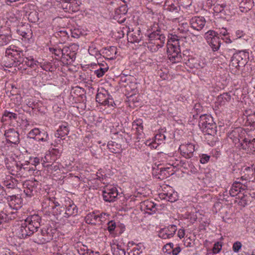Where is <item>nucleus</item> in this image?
I'll return each mask as SVG.
<instances>
[{
    "mask_svg": "<svg viewBox=\"0 0 255 255\" xmlns=\"http://www.w3.org/2000/svg\"><path fill=\"white\" fill-rule=\"evenodd\" d=\"M41 220V217L37 214L27 217L23 222L18 225L16 234L20 238L31 236L40 227Z\"/></svg>",
    "mask_w": 255,
    "mask_h": 255,
    "instance_id": "obj_1",
    "label": "nucleus"
},
{
    "mask_svg": "<svg viewBox=\"0 0 255 255\" xmlns=\"http://www.w3.org/2000/svg\"><path fill=\"white\" fill-rule=\"evenodd\" d=\"M210 156L207 154H202L200 158V162L202 164H205L208 162L209 160Z\"/></svg>",
    "mask_w": 255,
    "mask_h": 255,
    "instance_id": "obj_58",
    "label": "nucleus"
},
{
    "mask_svg": "<svg viewBox=\"0 0 255 255\" xmlns=\"http://www.w3.org/2000/svg\"><path fill=\"white\" fill-rule=\"evenodd\" d=\"M133 127H135L136 131L140 133V132H142L143 126L142 125V122L141 121L137 120L136 122H134Z\"/></svg>",
    "mask_w": 255,
    "mask_h": 255,
    "instance_id": "obj_45",
    "label": "nucleus"
},
{
    "mask_svg": "<svg viewBox=\"0 0 255 255\" xmlns=\"http://www.w3.org/2000/svg\"><path fill=\"white\" fill-rule=\"evenodd\" d=\"M145 36V40L149 44L147 47L152 52L157 51L162 47L166 39L164 34L161 33L160 29H157L155 31L148 33Z\"/></svg>",
    "mask_w": 255,
    "mask_h": 255,
    "instance_id": "obj_2",
    "label": "nucleus"
},
{
    "mask_svg": "<svg viewBox=\"0 0 255 255\" xmlns=\"http://www.w3.org/2000/svg\"><path fill=\"white\" fill-rule=\"evenodd\" d=\"M41 132L37 128H35L31 130L27 134V137L30 138H33L35 139V138H37V136H40Z\"/></svg>",
    "mask_w": 255,
    "mask_h": 255,
    "instance_id": "obj_32",
    "label": "nucleus"
},
{
    "mask_svg": "<svg viewBox=\"0 0 255 255\" xmlns=\"http://www.w3.org/2000/svg\"><path fill=\"white\" fill-rule=\"evenodd\" d=\"M25 56L22 51L15 49V51L12 55V57L14 58V62H17L19 60L20 58H21V57Z\"/></svg>",
    "mask_w": 255,
    "mask_h": 255,
    "instance_id": "obj_40",
    "label": "nucleus"
},
{
    "mask_svg": "<svg viewBox=\"0 0 255 255\" xmlns=\"http://www.w3.org/2000/svg\"><path fill=\"white\" fill-rule=\"evenodd\" d=\"M29 63L28 64H27L26 66L28 67H30L31 68L35 69L37 67L38 62L36 60H35L33 58L30 57L29 59Z\"/></svg>",
    "mask_w": 255,
    "mask_h": 255,
    "instance_id": "obj_48",
    "label": "nucleus"
},
{
    "mask_svg": "<svg viewBox=\"0 0 255 255\" xmlns=\"http://www.w3.org/2000/svg\"><path fill=\"white\" fill-rule=\"evenodd\" d=\"M248 144L249 145L248 148H250L253 151H255V138L251 140L250 142L248 143Z\"/></svg>",
    "mask_w": 255,
    "mask_h": 255,
    "instance_id": "obj_62",
    "label": "nucleus"
},
{
    "mask_svg": "<svg viewBox=\"0 0 255 255\" xmlns=\"http://www.w3.org/2000/svg\"><path fill=\"white\" fill-rule=\"evenodd\" d=\"M218 35L215 31L211 30L205 33V38L214 51L218 50L221 44V40Z\"/></svg>",
    "mask_w": 255,
    "mask_h": 255,
    "instance_id": "obj_5",
    "label": "nucleus"
},
{
    "mask_svg": "<svg viewBox=\"0 0 255 255\" xmlns=\"http://www.w3.org/2000/svg\"><path fill=\"white\" fill-rule=\"evenodd\" d=\"M47 162L48 163V164H44L43 166L44 167H47L49 170L55 171L59 169V167L57 164V163H52V164H50L52 161H47Z\"/></svg>",
    "mask_w": 255,
    "mask_h": 255,
    "instance_id": "obj_39",
    "label": "nucleus"
},
{
    "mask_svg": "<svg viewBox=\"0 0 255 255\" xmlns=\"http://www.w3.org/2000/svg\"><path fill=\"white\" fill-rule=\"evenodd\" d=\"M240 133L243 135V133H246V132L242 128H237L233 130L229 135V137L233 140V141L236 144L240 143L241 139L239 138Z\"/></svg>",
    "mask_w": 255,
    "mask_h": 255,
    "instance_id": "obj_19",
    "label": "nucleus"
},
{
    "mask_svg": "<svg viewBox=\"0 0 255 255\" xmlns=\"http://www.w3.org/2000/svg\"><path fill=\"white\" fill-rule=\"evenodd\" d=\"M102 215H96L94 213H90L85 218L86 223L96 225L97 222H101Z\"/></svg>",
    "mask_w": 255,
    "mask_h": 255,
    "instance_id": "obj_18",
    "label": "nucleus"
},
{
    "mask_svg": "<svg viewBox=\"0 0 255 255\" xmlns=\"http://www.w3.org/2000/svg\"><path fill=\"white\" fill-rule=\"evenodd\" d=\"M29 58L26 57L25 56L21 57V58L19 59V60L17 62L18 63V66H20V65H22L23 66L27 65L29 63Z\"/></svg>",
    "mask_w": 255,
    "mask_h": 255,
    "instance_id": "obj_54",
    "label": "nucleus"
},
{
    "mask_svg": "<svg viewBox=\"0 0 255 255\" xmlns=\"http://www.w3.org/2000/svg\"><path fill=\"white\" fill-rule=\"evenodd\" d=\"M24 192L28 197L34 196L40 188L39 183L36 180H26L23 183Z\"/></svg>",
    "mask_w": 255,
    "mask_h": 255,
    "instance_id": "obj_7",
    "label": "nucleus"
},
{
    "mask_svg": "<svg viewBox=\"0 0 255 255\" xmlns=\"http://www.w3.org/2000/svg\"><path fill=\"white\" fill-rule=\"evenodd\" d=\"M70 12H76L79 9L80 4L78 3V1H74V2H70Z\"/></svg>",
    "mask_w": 255,
    "mask_h": 255,
    "instance_id": "obj_46",
    "label": "nucleus"
},
{
    "mask_svg": "<svg viewBox=\"0 0 255 255\" xmlns=\"http://www.w3.org/2000/svg\"><path fill=\"white\" fill-rule=\"evenodd\" d=\"M4 117H7L10 120H16L17 118V115L14 113L5 111L3 114L2 119Z\"/></svg>",
    "mask_w": 255,
    "mask_h": 255,
    "instance_id": "obj_37",
    "label": "nucleus"
},
{
    "mask_svg": "<svg viewBox=\"0 0 255 255\" xmlns=\"http://www.w3.org/2000/svg\"><path fill=\"white\" fill-rule=\"evenodd\" d=\"M251 139H249L247 137H244L242 140V142L239 143L238 146L241 147L244 149L248 148L249 145L248 143H250Z\"/></svg>",
    "mask_w": 255,
    "mask_h": 255,
    "instance_id": "obj_42",
    "label": "nucleus"
},
{
    "mask_svg": "<svg viewBox=\"0 0 255 255\" xmlns=\"http://www.w3.org/2000/svg\"><path fill=\"white\" fill-rule=\"evenodd\" d=\"M16 181H17L15 179L14 180V181H13V180L5 181H4V185L8 188L14 189L16 186Z\"/></svg>",
    "mask_w": 255,
    "mask_h": 255,
    "instance_id": "obj_47",
    "label": "nucleus"
},
{
    "mask_svg": "<svg viewBox=\"0 0 255 255\" xmlns=\"http://www.w3.org/2000/svg\"><path fill=\"white\" fill-rule=\"evenodd\" d=\"M11 35L10 30L7 28L0 29V46L6 45L11 40Z\"/></svg>",
    "mask_w": 255,
    "mask_h": 255,
    "instance_id": "obj_13",
    "label": "nucleus"
},
{
    "mask_svg": "<svg viewBox=\"0 0 255 255\" xmlns=\"http://www.w3.org/2000/svg\"><path fill=\"white\" fill-rule=\"evenodd\" d=\"M14 47L13 46V48L11 47V46H10L9 48H7L5 50V54L6 55L9 56L11 55V57H12V55H13V53L15 51V49L14 48Z\"/></svg>",
    "mask_w": 255,
    "mask_h": 255,
    "instance_id": "obj_59",
    "label": "nucleus"
},
{
    "mask_svg": "<svg viewBox=\"0 0 255 255\" xmlns=\"http://www.w3.org/2000/svg\"><path fill=\"white\" fill-rule=\"evenodd\" d=\"M168 57L170 61L172 63L180 62L182 59L181 51L180 52H176L168 54Z\"/></svg>",
    "mask_w": 255,
    "mask_h": 255,
    "instance_id": "obj_25",
    "label": "nucleus"
},
{
    "mask_svg": "<svg viewBox=\"0 0 255 255\" xmlns=\"http://www.w3.org/2000/svg\"><path fill=\"white\" fill-rule=\"evenodd\" d=\"M140 29L133 30L131 32H129L128 34V41L131 43H139L142 40L143 41V37L140 33Z\"/></svg>",
    "mask_w": 255,
    "mask_h": 255,
    "instance_id": "obj_15",
    "label": "nucleus"
},
{
    "mask_svg": "<svg viewBox=\"0 0 255 255\" xmlns=\"http://www.w3.org/2000/svg\"><path fill=\"white\" fill-rule=\"evenodd\" d=\"M107 94L102 93H99L97 94L96 100L99 104L106 106H113L114 103L112 96L108 94L107 92H106Z\"/></svg>",
    "mask_w": 255,
    "mask_h": 255,
    "instance_id": "obj_11",
    "label": "nucleus"
},
{
    "mask_svg": "<svg viewBox=\"0 0 255 255\" xmlns=\"http://www.w3.org/2000/svg\"><path fill=\"white\" fill-rule=\"evenodd\" d=\"M222 249V245L218 242L215 243L213 248V252L214 254H218Z\"/></svg>",
    "mask_w": 255,
    "mask_h": 255,
    "instance_id": "obj_56",
    "label": "nucleus"
},
{
    "mask_svg": "<svg viewBox=\"0 0 255 255\" xmlns=\"http://www.w3.org/2000/svg\"><path fill=\"white\" fill-rule=\"evenodd\" d=\"M113 255H126V251L124 249L121 248V246L117 245V248L113 250Z\"/></svg>",
    "mask_w": 255,
    "mask_h": 255,
    "instance_id": "obj_36",
    "label": "nucleus"
},
{
    "mask_svg": "<svg viewBox=\"0 0 255 255\" xmlns=\"http://www.w3.org/2000/svg\"><path fill=\"white\" fill-rule=\"evenodd\" d=\"M56 230L51 226H47L43 228L40 232V234H38L37 240L39 244H44L50 242L53 239Z\"/></svg>",
    "mask_w": 255,
    "mask_h": 255,
    "instance_id": "obj_4",
    "label": "nucleus"
},
{
    "mask_svg": "<svg viewBox=\"0 0 255 255\" xmlns=\"http://www.w3.org/2000/svg\"><path fill=\"white\" fill-rule=\"evenodd\" d=\"M242 247V243L239 241L235 242L233 245V251L235 253H238Z\"/></svg>",
    "mask_w": 255,
    "mask_h": 255,
    "instance_id": "obj_50",
    "label": "nucleus"
},
{
    "mask_svg": "<svg viewBox=\"0 0 255 255\" xmlns=\"http://www.w3.org/2000/svg\"><path fill=\"white\" fill-rule=\"evenodd\" d=\"M29 58L26 57L25 56L21 57V58L19 59V60L17 62L18 63V66H20V65H22L23 66L27 65L29 63Z\"/></svg>",
    "mask_w": 255,
    "mask_h": 255,
    "instance_id": "obj_53",
    "label": "nucleus"
},
{
    "mask_svg": "<svg viewBox=\"0 0 255 255\" xmlns=\"http://www.w3.org/2000/svg\"><path fill=\"white\" fill-rule=\"evenodd\" d=\"M226 6L225 4H217L215 5L213 7V10L216 13H220L222 12L224 10V8Z\"/></svg>",
    "mask_w": 255,
    "mask_h": 255,
    "instance_id": "obj_49",
    "label": "nucleus"
},
{
    "mask_svg": "<svg viewBox=\"0 0 255 255\" xmlns=\"http://www.w3.org/2000/svg\"><path fill=\"white\" fill-rule=\"evenodd\" d=\"M170 247L168 246L167 244H166L164 246L162 250L163 252L164 253H167L168 254H171V249Z\"/></svg>",
    "mask_w": 255,
    "mask_h": 255,
    "instance_id": "obj_64",
    "label": "nucleus"
},
{
    "mask_svg": "<svg viewBox=\"0 0 255 255\" xmlns=\"http://www.w3.org/2000/svg\"><path fill=\"white\" fill-rule=\"evenodd\" d=\"M247 122L251 127L255 128V112L248 117Z\"/></svg>",
    "mask_w": 255,
    "mask_h": 255,
    "instance_id": "obj_43",
    "label": "nucleus"
},
{
    "mask_svg": "<svg viewBox=\"0 0 255 255\" xmlns=\"http://www.w3.org/2000/svg\"><path fill=\"white\" fill-rule=\"evenodd\" d=\"M231 95L228 93H224L218 96V99L220 102H229L231 100Z\"/></svg>",
    "mask_w": 255,
    "mask_h": 255,
    "instance_id": "obj_38",
    "label": "nucleus"
},
{
    "mask_svg": "<svg viewBox=\"0 0 255 255\" xmlns=\"http://www.w3.org/2000/svg\"><path fill=\"white\" fill-rule=\"evenodd\" d=\"M108 69L109 67L107 66L104 68L100 67L99 69L95 70L94 73L98 78H101L103 76L105 73L108 71Z\"/></svg>",
    "mask_w": 255,
    "mask_h": 255,
    "instance_id": "obj_34",
    "label": "nucleus"
},
{
    "mask_svg": "<svg viewBox=\"0 0 255 255\" xmlns=\"http://www.w3.org/2000/svg\"><path fill=\"white\" fill-rule=\"evenodd\" d=\"M118 195L116 187L111 185L107 186L103 191V197L106 202H114Z\"/></svg>",
    "mask_w": 255,
    "mask_h": 255,
    "instance_id": "obj_8",
    "label": "nucleus"
},
{
    "mask_svg": "<svg viewBox=\"0 0 255 255\" xmlns=\"http://www.w3.org/2000/svg\"><path fill=\"white\" fill-rule=\"evenodd\" d=\"M107 146L110 151L114 153H120L122 150L121 144L115 141H109Z\"/></svg>",
    "mask_w": 255,
    "mask_h": 255,
    "instance_id": "obj_22",
    "label": "nucleus"
},
{
    "mask_svg": "<svg viewBox=\"0 0 255 255\" xmlns=\"http://www.w3.org/2000/svg\"><path fill=\"white\" fill-rule=\"evenodd\" d=\"M116 226V225L115 222H114L113 221L109 222L108 223V231L110 233H112L115 229Z\"/></svg>",
    "mask_w": 255,
    "mask_h": 255,
    "instance_id": "obj_57",
    "label": "nucleus"
},
{
    "mask_svg": "<svg viewBox=\"0 0 255 255\" xmlns=\"http://www.w3.org/2000/svg\"><path fill=\"white\" fill-rule=\"evenodd\" d=\"M140 245H137L134 247L132 250L128 253L129 255H140L142 253V249L140 247Z\"/></svg>",
    "mask_w": 255,
    "mask_h": 255,
    "instance_id": "obj_33",
    "label": "nucleus"
},
{
    "mask_svg": "<svg viewBox=\"0 0 255 255\" xmlns=\"http://www.w3.org/2000/svg\"><path fill=\"white\" fill-rule=\"evenodd\" d=\"M198 126L205 134L214 135L217 132L216 124L210 115L206 114L200 116Z\"/></svg>",
    "mask_w": 255,
    "mask_h": 255,
    "instance_id": "obj_3",
    "label": "nucleus"
},
{
    "mask_svg": "<svg viewBox=\"0 0 255 255\" xmlns=\"http://www.w3.org/2000/svg\"><path fill=\"white\" fill-rule=\"evenodd\" d=\"M54 55L57 57L56 59L61 58L63 62H67L68 59L67 57H69L70 58V56L68 55V54L65 55L64 53V49H61V48H57L56 50H55Z\"/></svg>",
    "mask_w": 255,
    "mask_h": 255,
    "instance_id": "obj_26",
    "label": "nucleus"
},
{
    "mask_svg": "<svg viewBox=\"0 0 255 255\" xmlns=\"http://www.w3.org/2000/svg\"><path fill=\"white\" fill-rule=\"evenodd\" d=\"M61 4L62 8L66 12H70V3L69 1H64L63 2H60Z\"/></svg>",
    "mask_w": 255,
    "mask_h": 255,
    "instance_id": "obj_52",
    "label": "nucleus"
},
{
    "mask_svg": "<svg viewBox=\"0 0 255 255\" xmlns=\"http://www.w3.org/2000/svg\"><path fill=\"white\" fill-rule=\"evenodd\" d=\"M186 148L183 152L184 154L183 155L186 158H190L193 156V153L195 151V146L192 143H187L186 145H183V147Z\"/></svg>",
    "mask_w": 255,
    "mask_h": 255,
    "instance_id": "obj_23",
    "label": "nucleus"
},
{
    "mask_svg": "<svg viewBox=\"0 0 255 255\" xmlns=\"http://www.w3.org/2000/svg\"><path fill=\"white\" fill-rule=\"evenodd\" d=\"M143 206H144L145 209L146 210L147 212H148V211L152 212V213H150L149 214H151L155 213L156 210L155 207L156 204L153 202L149 201H145L144 202Z\"/></svg>",
    "mask_w": 255,
    "mask_h": 255,
    "instance_id": "obj_27",
    "label": "nucleus"
},
{
    "mask_svg": "<svg viewBox=\"0 0 255 255\" xmlns=\"http://www.w3.org/2000/svg\"><path fill=\"white\" fill-rule=\"evenodd\" d=\"M181 252V248L180 247L177 246L171 250V253L173 255H177Z\"/></svg>",
    "mask_w": 255,
    "mask_h": 255,
    "instance_id": "obj_63",
    "label": "nucleus"
},
{
    "mask_svg": "<svg viewBox=\"0 0 255 255\" xmlns=\"http://www.w3.org/2000/svg\"><path fill=\"white\" fill-rule=\"evenodd\" d=\"M69 132V128L68 124L65 123L59 126V128L57 129L55 136L57 138H60L64 139L65 136L67 135Z\"/></svg>",
    "mask_w": 255,
    "mask_h": 255,
    "instance_id": "obj_17",
    "label": "nucleus"
},
{
    "mask_svg": "<svg viewBox=\"0 0 255 255\" xmlns=\"http://www.w3.org/2000/svg\"><path fill=\"white\" fill-rule=\"evenodd\" d=\"M62 150L58 148H52L49 154H47L45 156V159L48 160L49 157H52V160L55 161L58 158L61 156Z\"/></svg>",
    "mask_w": 255,
    "mask_h": 255,
    "instance_id": "obj_24",
    "label": "nucleus"
},
{
    "mask_svg": "<svg viewBox=\"0 0 255 255\" xmlns=\"http://www.w3.org/2000/svg\"><path fill=\"white\" fill-rule=\"evenodd\" d=\"M248 57L249 53L244 51H240L239 52L234 53L231 58V64L236 68L245 66L247 63Z\"/></svg>",
    "mask_w": 255,
    "mask_h": 255,
    "instance_id": "obj_6",
    "label": "nucleus"
},
{
    "mask_svg": "<svg viewBox=\"0 0 255 255\" xmlns=\"http://www.w3.org/2000/svg\"><path fill=\"white\" fill-rule=\"evenodd\" d=\"M117 53V49L115 46H110L106 49V54L109 56V59H113L116 58V55Z\"/></svg>",
    "mask_w": 255,
    "mask_h": 255,
    "instance_id": "obj_29",
    "label": "nucleus"
},
{
    "mask_svg": "<svg viewBox=\"0 0 255 255\" xmlns=\"http://www.w3.org/2000/svg\"><path fill=\"white\" fill-rule=\"evenodd\" d=\"M162 196H167V198L162 197V199L167 200V201H168L170 202H173L177 200V196H176V194H170L169 195L168 193H163Z\"/></svg>",
    "mask_w": 255,
    "mask_h": 255,
    "instance_id": "obj_41",
    "label": "nucleus"
},
{
    "mask_svg": "<svg viewBox=\"0 0 255 255\" xmlns=\"http://www.w3.org/2000/svg\"><path fill=\"white\" fill-rule=\"evenodd\" d=\"M206 23L204 17L195 16L190 19V23L191 27L198 31L201 30L205 26Z\"/></svg>",
    "mask_w": 255,
    "mask_h": 255,
    "instance_id": "obj_14",
    "label": "nucleus"
},
{
    "mask_svg": "<svg viewBox=\"0 0 255 255\" xmlns=\"http://www.w3.org/2000/svg\"><path fill=\"white\" fill-rule=\"evenodd\" d=\"M27 16L28 20L32 23H35L39 19L38 13L35 10L29 12Z\"/></svg>",
    "mask_w": 255,
    "mask_h": 255,
    "instance_id": "obj_31",
    "label": "nucleus"
},
{
    "mask_svg": "<svg viewBox=\"0 0 255 255\" xmlns=\"http://www.w3.org/2000/svg\"><path fill=\"white\" fill-rule=\"evenodd\" d=\"M44 135H45V137H40V136H37V138H35V140L38 141H46L47 140L48 138V135L47 133H43Z\"/></svg>",
    "mask_w": 255,
    "mask_h": 255,
    "instance_id": "obj_61",
    "label": "nucleus"
},
{
    "mask_svg": "<svg viewBox=\"0 0 255 255\" xmlns=\"http://www.w3.org/2000/svg\"><path fill=\"white\" fill-rule=\"evenodd\" d=\"M173 43H168L167 47V53L168 54L173 53L174 52H180V49L179 45V40H173Z\"/></svg>",
    "mask_w": 255,
    "mask_h": 255,
    "instance_id": "obj_20",
    "label": "nucleus"
},
{
    "mask_svg": "<svg viewBox=\"0 0 255 255\" xmlns=\"http://www.w3.org/2000/svg\"><path fill=\"white\" fill-rule=\"evenodd\" d=\"M41 205L43 209H47L48 211L52 210L53 199L51 198H45L43 200Z\"/></svg>",
    "mask_w": 255,
    "mask_h": 255,
    "instance_id": "obj_28",
    "label": "nucleus"
},
{
    "mask_svg": "<svg viewBox=\"0 0 255 255\" xmlns=\"http://www.w3.org/2000/svg\"><path fill=\"white\" fill-rule=\"evenodd\" d=\"M64 208L62 207H59L55 209H52V211L53 213L56 215H60L61 213L63 211Z\"/></svg>",
    "mask_w": 255,
    "mask_h": 255,
    "instance_id": "obj_60",
    "label": "nucleus"
},
{
    "mask_svg": "<svg viewBox=\"0 0 255 255\" xmlns=\"http://www.w3.org/2000/svg\"><path fill=\"white\" fill-rule=\"evenodd\" d=\"M65 212L64 217L68 218L70 216H76L78 213V209L73 201L68 199L65 201Z\"/></svg>",
    "mask_w": 255,
    "mask_h": 255,
    "instance_id": "obj_9",
    "label": "nucleus"
},
{
    "mask_svg": "<svg viewBox=\"0 0 255 255\" xmlns=\"http://www.w3.org/2000/svg\"><path fill=\"white\" fill-rule=\"evenodd\" d=\"M42 159H40L39 157H37L30 158V161L31 163V164L32 165H34V168L35 169L36 168V166L39 164L40 161H42Z\"/></svg>",
    "mask_w": 255,
    "mask_h": 255,
    "instance_id": "obj_55",
    "label": "nucleus"
},
{
    "mask_svg": "<svg viewBox=\"0 0 255 255\" xmlns=\"http://www.w3.org/2000/svg\"><path fill=\"white\" fill-rule=\"evenodd\" d=\"M6 140L10 143L17 144L19 142V133L14 128H10L5 131Z\"/></svg>",
    "mask_w": 255,
    "mask_h": 255,
    "instance_id": "obj_12",
    "label": "nucleus"
},
{
    "mask_svg": "<svg viewBox=\"0 0 255 255\" xmlns=\"http://www.w3.org/2000/svg\"><path fill=\"white\" fill-rule=\"evenodd\" d=\"M176 231V226L170 225L167 228L161 229L159 232L158 236L163 239H169L174 236Z\"/></svg>",
    "mask_w": 255,
    "mask_h": 255,
    "instance_id": "obj_10",
    "label": "nucleus"
},
{
    "mask_svg": "<svg viewBox=\"0 0 255 255\" xmlns=\"http://www.w3.org/2000/svg\"><path fill=\"white\" fill-rule=\"evenodd\" d=\"M23 171L25 172V174L31 175L33 173L35 169L33 167H30L29 164H22Z\"/></svg>",
    "mask_w": 255,
    "mask_h": 255,
    "instance_id": "obj_35",
    "label": "nucleus"
},
{
    "mask_svg": "<svg viewBox=\"0 0 255 255\" xmlns=\"http://www.w3.org/2000/svg\"><path fill=\"white\" fill-rule=\"evenodd\" d=\"M15 168L16 175H22L25 174V172L23 171L22 164L20 162L15 163Z\"/></svg>",
    "mask_w": 255,
    "mask_h": 255,
    "instance_id": "obj_44",
    "label": "nucleus"
},
{
    "mask_svg": "<svg viewBox=\"0 0 255 255\" xmlns=\"http://www.w3.org/2000/svg\"><path fill=\"white\" fill-rule=\"evenodd\" d=\"M54 35L59 40V42L60 43H65L69 38L68 32L64 29L56 32Z\"/></svg>",
    "mask_w": 255,
    "mask_h": 255,
    "instance_id": "obj_21",
    "label": "nucleus"
},
{
    "mask_svg": "<svg viewBox=\"0 0 255 255\" xmlns=\"http://www.w3.org/2000/svg\"><path fill=\"white\" fill-rule=\"evenodd\" d=\"M239 186H240V184L238 182H236L233 183L230 190V194L231 196L235 197L240 193V187H239Z\"/></svg>",
    "mask_w": 255,
    "mask_h": 255,
    "instance_id": "obj_30",
    "label": "nucleus"
},
{
    "mask_svg": "<svg viewBox=\"0 0 255 255\" xmlns=\"http://www.w3.org/2000/svg\"><path fill=\"white\" fill-rule=\"evenodd\" d=\"M71 34L73 37L78 38L82 34V31L79 29L74 28L71 30Z\"/></svg>",
    "mask_w": 255,
    "mask_h": 255,
    "instance_id": "obj_51",
    "label": "nucleus"
},
{
    "mask_svg": "<svg viewBox=\"0 0 255 255\" xmlns=\"http://www.w3.org/2000/svg\"><path fill=\"white\" fill-rule=\"evenodd\" d=\"M163 8L165 10L174 13H178L180 9L178 3L175 2L173 0H166L163 5Z\"/></svg>",
    "mask_w": 255,
    "mask_h": 255,
    "instance_id": "obj_16",
    "label": "nucleus"
}]
</instances>
